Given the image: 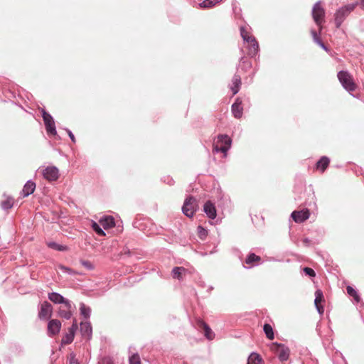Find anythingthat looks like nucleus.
<instances>
[{
	"label": "nucleus",
	"instance_id": "nucleus-1",
	"mask_svg": "<svg viewBox=\"0 0 364 364\" xmlns=\"http://www.w3.org/2000/svg\"><path fill=\"white\" fill-rule=\"evenodd\" d=\"M358 3L348 4L339 9L335 14V23L336 28H339L348 14L355 9Z\"/></svg>",
	"mask_w": 364,
	"mask_h": 364
},
{
	"label": "nucleus",
	"instance_id": "nucleus-2",
	"mask_svg": "<svg viewBox=\"0 0 364 364\" xmlns=\"http://www.w3.org/2000/svg\"><path fill=\"white\" fill-rule=\"evenodd\" d=\"M338 79L343 87L348 91H354L356 85L354 82L353 76L347 71H340L337 75Z\"/></svg>",
	"mask_w": 364,
	"mask_h": 364
},
{
	"label": "nucleus",
	"instance_id": "nucleus-3",
	"mask_svg": "<svg viewBox=\"0 0 364 364\" xmlns=\"http://www.w3.org/2000/svg\"><path fill=\"white\" fill-rule=\"evenodd\" d=\"M198 208L196 199L193 196L187 198L182 207V211L185 215L192 218Z\"/></svg>",
	"mask_w": 364,
	"mask_h": 364
},
{
	"label": "nucleus",
	"instance_id": "nucleus-4",
	"mask_svg": "<svg viewBox=\"0 0 364 364\" xmlns=\"http://www.w3.org/2000/svg\"><path fill=\"white\" fill-rule=\"evenodd\" d=\"M231 139L228 135H219L217 141L213 145V149L215 151L226 153L230 148Z\"/></svg>",
	"mask_w": 364,
	"mask_h": 364
},
{
	"label": "nucleus",
	"instance_id": "nucleus-5",
	"mask_svg": "<svg viewBox=\"0 0 364 364\" xmlns=\"http://www.w3.org/2000/svg\"><path fill=\"white\" fill-rule=\"evenodd\" d=\"M312 16L316 24L319 27V31L322 29V23L324 22L325 10L320 3H316L312 10Z\"/></svg>",
	"mask_w": 364,
	"mask_h": 364
},
{
	"label": "nucleus",
	"instance_id": "nucleus-6",
	"mask_svg": "<svg viewBox=\"0 0 364 364\" xmlns=\"http://www.w3.org/2000/svg\"><path fill=\"white\" fill-rule=\"evenodd\" d=\"M41 113L47 133L51 136L56 135L57 132L53 117L43 109H41Z\"/></svg>",
	"mask_w": 364,
	"mask_h": 364
},
{
	"label": "nucleus",
	"instance_id": "nucleus-7",
	"mask_svg": "<svg viewBox=\"0 0 364 364\" xmlns=\"http://www.w3.org/2000/svg\"><path fill=\"white\" fill-rule=\"evenodd\" d=\"M43 176L49 181H56L60 176L59 170L53 166H48L43 170Z\"/></svg>",
	"mask_w": 364,
	"mask_h": 364
},
{
	"label": "nucleus",
	"instance_id": "nucleus-8",
	"mask_svg": "<svg viewBox=\"0 0 364 364\" xmlns=\"http://www.w3.org/2000/svg\"><path fill=\"white\" fill-rule=\"evenodd\" d=\"M61 322L58 319H51L48 323V335L53 337L58 335L61 328Z\"/></svg>",
	"mask_w": 364,
	"mask_h": 364
},
{
	"label": "nucleus",
	"instance_id": "nucleus-9",
	"mask_svg": "<svg viewBox=\"0 0 364 364\" xmlns=\"http://www.w3.org/2000/svg\"><path fill=\"white\" fill-rule=\"evenodd\" d=\"M53 313L52 305L48 301H44L41 306L38 316L41 319H48L51 317Z\"/></svg>",
	"mask_w": 364,
	"mask_h": 364
},
{
	"label": "nucleus",
	"instance_id": "nucleus-10",
	"mask_svg": "<svg viewBox=\"0 0 364 364\" xmlns=\"http://www.w3.org/2000/svg\"><path fill=\"white\" fill-rule=\"evenodd\" d=\"M274 350L281 361L287 360L289 355V350L282 344L274 343Z\"/></svg>",
	"mask_w": 364,
	"mask_h": 364
},
{
	"label": "nucleus",
	"instance_id": "nucleus-11",
	"mask_svg": "<svg viewBox=\"0 0 364 364\" xmlns=\"http://www.w3.org/2000/svg\"><path fill=\"white\" fill-rule=\"evenodd\" d=\"M310 216V213L308 209L302 210H294L291 213L292 219L297 223H301L306 220Z\"/></svg>",
	"mask_w": 364,
	"mask_h": 364
},
{
	"label": "nucleus",
	"instance_id": "nucleus-12",
	"mask_svg": "<svg viewBox=\"0 0 364 364\" xmlns=\"http://www.w3.org/2000/svg\"><path fill=\"white\" fill-rule=\"evenodd\" d=\"M71 304L70 301L65 302L64 304V307H60L58 310L59 316L64 318L65 319H70L72 316L71 312Z\"/></svg>",
	"mask_w": 364,
	"mask_h": 364
},
{
	"label": "nucleus",
	"instance_id": "nucleus-13",
	"mask_svg": "<svg viewBox=\"0 0 364 364\" xmlns=\"http://www.w3.org/2000/svg\"><path fill=\"white\" fill-rule=\"evenodd\" d=\"M241 105L242 101L237 98L232 105V112L235 118L240 119L242 116L243 108Z\"/></svg>",
	"mask_w": 364,
	"mask_h": 364
},
{
	"label": "nucleus",
	"instance_id": "nucleus-14",
	"mask_svg": "<svg viewBox=\"0 0 364 364\" xmlns=\"http://www.w3.org/2000/svg\"><path fill=\"white\" fill-rule=\"evenodd\" d=\"M315 300L314 304L315 306L320 314H322L323 313V307L321 305V303L324 300L323 299V295L321 290L318 289L315 292Z\"/></svg>",
	"mask_w": 364,
	"mask_h": 364
},
{
	"label": "nucleus",
	"instance_id": "nucleus-15",
	"mask_svg": "<svg viewBox=\"0 0 364 364\" xmlns=\"http://www.w3.org/2000/svg\"><path fill=\"white\" fill-rule=\"evenodd\" d=\"M204 212L211 219L216 218V209L213 203L210 201H207L203 207Z\"/></svg>",
	"mask_w": 364,
	"mask_h": 364
},
{
	"label": "nucleus",
	"instance_id": "nucleus-16",
	"mask_svg": "<svg viewBox=\"0 0 364 364\" xmlns=\"http://www.w3.org/2000/svg\"><path fill=\"white\" fill-rule=\"evenodd\" d=\"M198 326L200 328H201L204 331V335L208 339H209V340L213 339L214 333H213L211 328L208 326V325L206 323H205L202 320H198Z\"/></svg>",
	"mask_w": 364,
	"mask_h": 364
},
{
	"label": "nucleus",
	"instance_id": "nucleus-17",
	"mask_svg": "<svg viewBox=\"0 0 364 364\" xmlns=\"http://www.w3.org/2000/svg\"><path fill=\"white\" fill-rule=\"evenodd\" d=\"M330 163V159L327 156H322L316 164L317 170L321 173H323L328 168Z\"/></svg>",
	"mask_w": 364,
	"mask_h": 364
},
{
	"label": "nucleus",
	"instance_id": "nucleus-18",
	"mask_svg": "<svg viewBox=\"0 0 364 364\" xmlns=\"http://www.w3.org/2000/svg\"><path fill=\"white\" fill-rule=\"evenodd\" d=\"M247 43L248 47V54L251 55H255L258 51L259 49V45L257 42L255 38H251Z\"/></svg>",
	"mask_w": 364,
	"mask_h": 364
},
{
	"label": "nucleus",
	"instance_id": "nucleus-19",
	"mask_svg": "<svg viewBox=\"0 0 364 364\" xmlns=\"http://www.w3.org/2000/svg\"><path fill=\"white\" fill-rule=\"evenodd\" d=\"M99 223L105 229H109L115 225L114 219L112 216L102 218L100 220Z\"/></svg>",
	"mask_w": 364,
	"mask_h": 364
},
{
	"label": "nucleus",
	"instance_id": "nucleus-20",
	"mask_svg": "<svg viewBox=\"0 0 364 364\" xmlns=\"http://www.w3.org/2000/svg\"><path fill=\"white\" fill-rule=\"evenodd\" d=\"M36 188V183L33 181H28L22 190V194L23 197H26L30 194L33 193Z\"/></svg>",
	"mask_w": 364,
	"mask_h": 364
},
{
	"label": "nucleus",
	"instance_id": "nucleus-21",
	"mask_svg": "<svg viewBox=\"0 0 364 364\" xmlns=\"http://www.w3.org/2000/svg\"><path fill=\"white\" fill-rule=\"evenodd\" d=\"M48 299L55 304H65L68 301L58 293L53 292L48 294Z\"/></svg>",
	"mask_w": 364,
	"mask_h": 364
},
{
	"label": "nucleus",
	"instance_id": "nucleus-22",
	"mask_svg": "<svg viewBox=\"0 0 364 364\" xmlns=\"http://www.w3.org/2000/svg\"><path fill=\"white\" fill-rule=\"evenodd\" d=\"M232 84L233 86L231 87V90L232 91V95H235L240 90V87L241 85V78L239 75H235L232 77Z\"/></svg>",
	"mask_w": 364,
	"mask_h": 364
},
{
	"label": "nucleus",
	"instance_id": "nucleus-23",
	"mask_svg": "<svg viewBox=\"0 0 364 364\" xmlns=\"http://www.w3.org/2000/svg\"><path fill=\"white\" fill-rule=\"evenodd\" d=\"M80 331L84 336H90L92 333V326L87 321L80 323Z\"/></svg>",
	"mask_w": 364,
	"mask_h": 364
},
{
	"label": "nucleus",
	"instance_id": "nucleus-24",
	"mask_svg": "<svg viewBox=\"0 0 364 364\" xmlns=\"http://www.w3.org/2000/svg\"><path fill=\"white\" fill-rule=\"evenodd\" d=\"M75 337V333L71 331L68 329V332L65 333V335L63 337L61 340V343L63 345H68L70 344L74 339Z\"/></svg>",
	"mask_w": 364,
	"mask_h": 364
},
{
	"label": "nucleus",
	"instance_id": "nucleus-25",
	"mask_svg": "<svg viewBox=\"0 0 364 364\" xmlns=\"http://www.w3.org/2000/svg\"><path fill=\"white\" fill-rule=\"evenodd\" d=\"M261 259H262L259 256H257L254 253H251L246 258L245 263L247 264H250V266H253L255 263H259Z\"/></svg>",
	"mask_w": 364,
	"mask_h": 364
},
{
	"label": "nucleus",
	"instance_id": "nucleus-26",
	"mask_svg": "<svg viewBox=\"0 0 364 364\" xmlns=\"http://www.w3.org/2000/svg\"><path fill=\"white\" fill-rule=\"evenodd\" d=\"M247 364H263V363L259 355L252 353L248 358Z\"/></svg>",
	"mask_w": 364,
	"mask_h": 364
},
{
	"label": "nucleus",
	"instance_id": "nucleus-27",
	"mask_svg": "<svg viewBox=\"0 0 364 364\" xmlns=\"http://www.w3.org/2000/svg\"><path fill=\"white\" fill-rule=\"evenodd\" d=\"M222 1L223 0H205L202 3L199 4V6L201 9H210Z\"/></svg>",
	"mask_w": 364,
	"mask_h": 364
},
{
	"label": "nucleus",
	"instance_id": "nucleus-28",
	"mask_svg": "<svg viewBox=\"0 0 364 364\" xmlns=\"http://www.w3.org/2000/svg\"><path fill=\"white\" fill-rule=\"evenodd\" d=\"M186 272V269L182 267H177L173 269V277L175 279H181L182 274Z\"/></svg>",
	"mask_w": 364,
	"mask_h": 364
},
{
	"label": "nucleus",
	"instance_id": "nucleus-29",
	"mask_svg": "<svg viewBox=\"0 0 364 364\" xmlns=\"http://www.w3.org/2000/svg\"><path fill=\"white\" fill-rule=\"evenodd\" d=\"M264 331L266 334V336L269 340H273L274 338V331L272 326L269 323H265L263 327Z\"/></svg>",
	"mask_w": 364,
	"mask_h": 364
},
{
	"label": "nucleus",
	"instance_id": "nucleus-30",
	"mask_svg": "<svg viewBox=\"0 0 364 364\" xmlns=\"http://www.w3.org/2000/svg\"><path fill=\"white\" fill-rule=\"evenodd\" d=\"M347 293L352 296L355 301L358 303L360 301V296L357 293V291L350 286H348L346 287Z\"/></svg>",
	"mask_w": 364,
	"mask_h": 364
},
{
	"label": "nucleus",
	"instance_id": "nucleus-31",
	"mask_svg": "<svg viewBox=\"0 0 364 364\" xmlns=\"http://www.w3.org/2000/svg\"><path fill=\"white\" fill-rule=\"evenodd\" d=\"M240 34L244 41L246 43L248 42L251 38H254V36H252L250 32H248L244 27L240 28Z\"/></svg>",
	"mask_w": 364,
	"mask_h": 364
},
{
	"label": "nucleus",
	"instance_id": "nucleus-32",
	"mask_svg": "<svg viewBox=\"0 0 364 364\" xmlns=\"http://www.w3.org/2000/svg\"><path fill=\"white\" fill-rule=\"evenodd\" d=\"M80 314L85 318H87L90 317V309L89 307H87L84 304H80Z\"/></svg>",
	"mask_w": 364,
	"mask_h": 364
},
{
	"label": "nucleus",
	"instance_id": "nucleus-33",
	"mask_svg": "<svg viewBox=\"0 0 364 364\" xmlns=\"http://www.w3.org/2000/svg\"><path fill=\"white\" fill-rule=\"evenodd\" d=\"M14 205V200L11 198H8L5 200L2 201L1 203V207L4 209H9L11 208Z\"/></svg>",
	"mask_w": 364,
	"mask_h": 364
},
{
	"label": "nucleus",
	"instance_id": "nucleus-34",
	"mask_svg": "<svg viewBox=\"0 0 364 364\" xmlns=\"http://www.w3.org/2000/svg\"><path fill=\"white\" fill-rule=\"evenodd\" d=\"M197 234L200 239L203 240L206 237L208 232L203 227L198 226L197 228Z\"/></svg>",
	"mask_w": 364,
	"mask_h": 364
},
{
	"label": "nucleus",
	"instance_id": "nucleus-35",
	"mask_svg": "<svg viewBox=\"0 0 364 364\" xmlns=\"http://www.w3.org/2000/svg\"><path fill=\"white\" fill-rule=\"evenodd\" d=\"M129 364H141V360L138 354H134L129 358Z\"/></svg>",
	"mask_w": 364,
	"mask_h": 364
},
{
	"label": "nucleus",
	"instance_id": "nucleus-36",
	"mask_svg": "<svg viewBox=\"0 0 364 364\" xmlns=\"http://www.w3.org/2000/svg\"><path fill=\"white\" fill-rule=\"evenodd\" d=\"M93 230L100 236H105V232L101 229V228L96 223H94L92 225Z\"/></svg>",
	"mask_w": 364,
	"mask_h": 364
},
{
	"label": "nucleus",
	"instance_id": "nucleus-37",
	"mask_svg": "<svg viewBox=\"0 0 364 364\" xmlns=\"http://www.w3.org/2000/svg\"><path fill=\"white\" fill-rule=\"evenodd\" d=\"M48 246L51 248H53L55 250H59V251H64L67 250V247L65 246H61L60 245H58L55 242L50 243Z\"/></svg>",
	"mask_w": 364,
	"mask_h": 364
},
{
	"label": "nucleus",
	"instance_id": "nucleus-38",
	"mask_svg": "<svg viewBox=\"0 0 364 364\" xmlns=\"http://www.w3.org/2000/svg\"><path fill=\"white\" fill-rule=\"evenodd\" d=\"M303 271L306 275L309 277H314L316 276L314 270L310 267H304L303 269Z\"/></svg>",
	"mask_w": 364,
	"mask_h": 364
},
{
	"label": "nucleus",
	"instance_id": "nucleus-39",
	"mask_svg": "<svg viewBox=\"0 0 364 364\" xmlns=\"http://www.w3.org/2000/svg\"><path fill=\"white\" fill-rule=\"evenodd\" d=\"M99 364H114L110 358L106 357L102 359Z\"/></svg>",
	"mask_w": 364,
	"mask_h": 364
},
{
	"label": "nucleus",
	"instance_id": "nucleus-40",
	"mask_svg": "<svg viewBox=\"0 0 364 364\" xmlns=\"http://www.w3.org/2000/svg\"><path fill=\"white\" fill-rule=\"evenodd\" d=\"M69 364H80L78 360L75 358V355H73V354L70 355Z\"/></svg>",
	"mask_w": 364,
	"mask_h": 364
},
{
	"label": "nucleus",
	"instance_id": "nucleus-41",
	"mask_svg": "<svg viewBox=\"0 0 364 364\" xmlns=\"http://www.w3.org/2000/svg\"><path fill=\"white\" fill-rule=\"evenodd\" d=\"M317 44H318L321 48H323L324 50H327V48L323 44V43L321 41V38L319 37H316L314 40Z\"/></svg>",
	"mask_w": 364,
	"mask_h": 364
},
{
	"label": "nucleus",
	"instance_id": "nucleus-42",
	"mask_svg": "<svg viewBox=\"0 0 364 364\" xmlns=\"http://www.w3.org/2000/svg\"><path fill=\"white\" fill-rule=\"evenodd\" d=\"M77 328H78L77 323H73L71 327L69 328L68 329L75 333V331H77Z\"/></svg>",
	"mask_w": 364,
	"mask_h": 364
},
{
	"label": "nucleus",
	"instance_id": "nucleus-43",
	"mask_svg": "<svg viewBox=\"0 0 364 364\" xmlns=\"http://www.w3.org/2000/svg\"><path fill=\"white\" fill-rule=\"evenodd\" d=\"M82 264L87 268H92V264L89 261H82Z\"/></svg>",
	"mask_w": 364,
	"mask_h": 364
},
{
	"label": "nucleus",
	"instance_id": "nucleus-44",
	"mask_svg": "<svg viewBox=\"0 0 364 364\" xmlns=\"http://www.w3.org/2000/svg\"><path fill=\"white\" fill-rule=\"evenodd\" d=\"M68 135H69L70 138L71 139L73 142L75 143V138L73 134L70 131H68Z\"/></svg>",
	"mask_w": 364,
	"mask_h": 364
},
{
	"label": "nucleus",
	"instance_id": "nucleus-45",
	"mask_svg": "<svg viewBox=\"0 0 364 364\" xmlns=\"http://www.w3.org/2000/svg\"><path fill=\"white\" fill-rule=\"evenodd\" d=\"M311 35H312V36H313L314 40L316 37H319V36L317 35V33H316V32L315 31H311Z\"/></svg>",
	"mask_w": 364,
	"mask_h": 364
},
{
	"label": "nucleus",
	"instance_id": "nucleus-46",
	"mask_svg": "<svg viewBox=\"0 0 364 364\" xmlns=\"http://www.w3.org/2000/svg\"><path fill=\"white\" fill-rule=\"evenodd\" d=\"M60 269H63V270H65V271H66V272H68L70 271V269L69 268L65 267H63V266H61V267H60Z\"/></svg>",
	"mask_w": 364,
	"mask_h": 364
},
{
	"label": "nucleus",
	"instance_id": "nucleus-47",
	"mask_svg": "<svg viewBox=\"0 0 364 364\" xmlns=\"http://www.w3.org/2000/svg\"><path fill=\"white\" fill-rule=\"evenodd\" d=\"M360 6L363 9H364V0H360Z\"/></svg>",
	"mask_w": 364,
	"mask_h": 364
},
{
	"label": "nucleus",
	"instance_id": "nucleus-48",
	"mask_svg": "<svg viewBox=\"0 0 364 364\" xmlns=\"http://www.w3.org/2000/svg\"><path fill=\"white\" fill-rule=\"evenodd\" d=\"M73 323H77V320L75 318L73 319Z\"/></svg>",
	"mask_w": 364,
	"mask_h": 364
}]
</instances>
